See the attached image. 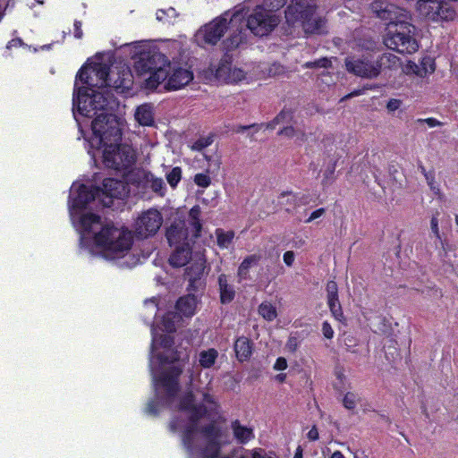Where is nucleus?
<instances>
[{
	"instance_id": "29",
	"label": "nucleus",
	"mask_w": 458,
	"mask_h": 458,
	"mask_svg": "<svg viewBox=\"0 0 458 458\" xmlns=\"http://www.w3.org/2000/svg\"><path fill=\"white\" fill-rule=\"evenodd\" d=\"M200 213L199 206L192 207L189 212L190 224L192 226L191 236L194 238H197L199 235V232L201 230V224L199 220Z\"/></svg>"
},
{
	"instance_id": "19",
	"label": "nucleus",
	"mask_w": 458,
	"mask_h": 458,
	"mask_svg": "<svg viewBox=\"0 0 458 458\" xmlns=\"http://www.w3.org/2000/svg\"><path fill=\"white\" fill-rule=\"evenodd\" d=\"M137 183L139 190H142V193L148 189L159 196H164L165 193V184L163 179L156 177L149 172L139 171L137 173Z\"/></svg>"
},
{
	"instance_id": "58",
	"label": "nucleus",
	"mask_w": 458,
	"mask_h": 458,
	"mask_svg": "<svg viewBox=\"0 0 458 458\" xmlns=\"http://www.w3.org/2000/svg\"><path fill=\"white\" fill-rule=\"evenodd\" d=\"M295 199V196L292 193H289V192H285V193H282L281 196H280V203L281 204H284V200L285 201H291V200H294Z\"/></svg>"
},
{
	"instance_id": "42",
	"label": "nucleus",
	"mask_w": 458,
	"mask_h": 458,
	"mask_svg": "<svg viewBox=\"0 0 458 458\" xmlns=\"http://www.w3.org/2000/svg\"><path fill=\"white\" fill-rule=\"evenodd\" d=\"M416 123H426L430 128H434V127L442 125V123L440 121H438L437 119L433 118V117L425 118V119L420 118L416 121Z\"/></svg>"
},
{
	"instance_id": "52",
	"label": "nucleus",
	"mask_w": 458,
	"mask_h": 458,
	"mask_svg": "<svg viewBox=\"0 0 458 458\" xmlns=\"http://www.w3.org/2000/svg\"><path fill=\"white\" fill-rule=\"evenodd\" d=\"M279 133L290 138L297 136L298 134L297 131L293 126L284 127Z\"/></svg>"
},
{
	"instance_id": "32",
	"label": "nucleus",
	"mask_w": 458,
	"mask_h": 458,
	"mask_svg": "<svg viewBox=\"0 0 458 458\" xmlns=\"http://www.w3.org/2000/svg\"><path fill=\"white\" fill-rule=\"evenodd\" d=\"M381 68L394 69L398 67L400 59L394 54L386 53L376 62Z\"/></svg>"
},
{
	"instance_id": "22",
	"label": "nucleus",
	"mask_w": 458,
	"mask_h": 458,
	"mask_svg": "<svg viewBox=\"0 0 458 458\" xmlns=\"http://www.w3.org/2000/svg\"><path fill=\"white\" fill-rule=\"evenodd\" d=\"M191 259V245L190 243H183V245L174 246V250L169 258V262L174 267H181L185 266Z\"/></svg>"
},
{
	"instance_id": "47",
	"label": "nucleus",
	"mask_w": 458,
	"mask_h": 458,
	"mask_svg": "<svg viewBox=\"0 0 458 458\" xmlns=\"http://www.w3.org/2000/svg\"><path fill=\"white\" fill-rule=\"evenodd\" d=\"M205 158L209 163V170L217 171L219 169L221 165V160L219 157L212 159L210 157L205 156Z\"/></svg>"
},
{
	"instance_id": "13",
	"label": "nucleus",
	"mask_w": 458,
	"mask_h": 458,
	"mask_svg": "<svg viewBox=\"0 0 458 458\" xmlns=\"http://www.w3.org/2000/svg\"><path fill=\"white\" fill-rule=\"evenodd\" d=\"M280 22V16L265 7L257 5L247 16L246 27L255 36L268 35Z\"/></svg>"
},
{
	"instance_id": "54",
	"label": "nucleus",
	"mask_w": 458,
	"mask_h": 458,
	"mask_svg": "<svg viewBox=\"0 0 458 458\" xmlns=\"http://www.w3.org/2000/svg\"><path fill=\"white\" fill-rule=\"evenodd\" d=\"M327 294H335L338 293L337 284L335 281H329L327 284Z\"/></svg>"
},
{
	"instance_id": "62",
	"label": "nucleus",
	"mask_w": 458,
	"mask_h": 458,
	"mask_svg": "<svg viewBox=\"0 0 458 458\" xmlns=\"http://www.w3.org/2000/svg\"><path fill=\"white\" fill-rule=\"evenodd\" d=\"M334 172H335V166H332L331 168H329L328 170L326 171V177L329 178V176L333 175Z\"/></svg>"
},
{
	"instance_id": "24",
	"label": "nucleus",
	"mask_w": 458,
	"mask_h": 458,
	"mask_svg": "<svg viewBox=\"0 0 458 458\" xmlns=\"http://www.w3.org/2000/svg\"><path fill=\"white\" fill-rule=\"evenodd\" d=\"M231 429L237 443L245 445L254 438L253 429L234 420L231 424Z\"/></svg>"
},
{
	"instance_id": "43",
	"label": "nucleus",
	"mask_w": 458,
	"mask_h": 458,
	"mask_svg": "<svg viewBox=\"0 0 458 458\" xmlns=\"http://www.w3.org/2000/svg\"><path fill=\"white\" fill-rule=\"evenodd\" d=\"M402 104V100L397 98H391L386 104V109L388 110V112L393 113L398 110L401 107Z\"/></svg>"
},
{
	"instance_id": "31",
	"label": "nucleus",
	"mask_w": 458,
	"mask_h": 458,
	"mask_svg": "<svg viewBox=\"0 0 458 458\" xmlns=\"http://www.w3.org/2000/svg\"><path fill=\"white\" fill-rule=\"evenodd\" d=\"M327 305L330 309L332 315L337 319L344 318L343 310L339 301L338 293L327 294Z\"/></svg>"
},
{
	"instance_id": "23",
	"label": "nucleus",
	"mask_w": 458,
	"mask_h": 458,
	"mask_svg": "<svg viewBox=\"0 0 458 458\" xmlns=\"http://www.w3.org/2000/svg\"><path fill=\"white\" fill-rule=\"evenodd\" d=\"M134 118L140 125L151 126L154 123L155 107L150 103H144L135 109Z\"/></svg>"
},
{
	"instance_id": "8",
	"label": "nucleus",
	"mask_w": 458,
	"mask_h": 458,
	"mask_svg": "<svg viewBox=\"0 0 458 458\" xmlns=\"http://www.w3.org/2000/svg\"><path fill=\"white\" fill-rule=\"evenodd\" d=\"M169 59L156 47H145L134 63L136 72L145 76L144 87L147 89H157L165 81L166 68Z\"/></svg>"
},
{
	"instance_id": "25",
	"label": "nucleus",
	"mask_w": 458,
	"mask_h": 458,
	"mask_svg": "<svg viewBox=\"0 0 458 458\" xmlns=\"http://www.w3.org/2000/svg\"><path fill=\"white\" fill-rule=\"evenodd\" d=\"M218 284L221 302L224 304L231 302L235 296V291L233 285L228 283L225 275L222 274L218 276Z\"/></svg>"
},
{
	"instance_id": "39",
	"label": "nucleus",
	"mask_w": 458,
	"mask_h": 458,
	"mask_svg": "<svg viewBox=\"0 0 458 458\" xmlns=\"http://www.w3.org/2000/svg\"><path fill=\"white\" fill-rule=\"evenodd\" d=\"M359 401V397L354 393H347L344 398V406L348 410H352L355 408L357 403Z\"/></svg>"
},
{
	"instance_id": "5",
	"label": "nucleus",
	"mask_w": 458,
	"mask_h": 458,
	"mask_svg": "<svg viewBox=\"0 0 458 458\" xmlns=\"http://www.w3.org/2000/svg\"><path fill=\"white\" fill-rule=\"evenodd\" d=\"M129 192L127 186L119 180L112 178L105 179L102 188H89L84 184L74 182L70 189L69 196V213L73 207V202L79 199L81 196V202L78 208L84 214H93L89 211L93 205L97 203L101 204L103 207H110L114 199H122Z\"/></svg>"
},
{
	"instance_id": "28",
	"label": "nucleus",
	"mask_w": 458,
	"mask_h": 458,
	"mask_svg": "<svg viewBox=\"0 0 458 458\" xmlns=\"http://www.w3.org/2000/svg\"><path fill=\"white\" fill-rule=\"evenodd\" d=\"M215 235L216 243L221 249H228L234 239V233L233 231H225L220 228L215 231Z\"/></svg>"
},
{
	"instance_id": "60",
	"label": "nucleus",
	"mask_w": 458,
	"mask_h": 458,
	"mask_svg": "<svg viewBox=\"0 0 458 458\" xmlns=\"http://www.w3.org/2000/svg\"><path fill=\"white\" fill-rule=\"evenodd\" d=\"M426 179L428 181V185L430 186V189L437 193L438 191V189L437 187H435L433 178L426 176Z\"/></svg>"
},
{
	"instance_id": "51",
	"label": "nucleus",
	"mask_w": 458,
	"mask_h": 458,
	"mask_svg": "<svg viewBox=\"0 0 458 458\" xmlns=\"http://www.w3.org/2000/svg\"><path fill=\"white\" fill-rule=\"evenodd\" d=\"M430 227H431L432 233L436 235V237L440 239V233H439V228H438V219L436 216H434L431 218Z\"/></svg>"
},
{
	"instance_id": "30",
	"label": "nucleus",
	"mask_w": 458,
	"mask_h": 458,
	"mask_svg": "<svg viewBox=\"0 0 458 458\" xmlns=\"http://www.w3.org/2000/svg\"><path fill=\"white\" fill-rule=\"evenodd\" d=\"M259 314L267 321H273L277 317L276 308L269 301H263L258 309Z\"/></svg>"
},
{
	"instance_id": "20",
	"label": "nucleus",
	"mask_w": 458,
	"mask_h": 458,
	"mask_svg": "<svg viewBox=\"0 0 458 458\" xmlns=\"http://www.w3.org/2000/svg\"><path fill=\"white\" fill-rule=\"evenodd\" d=\"M166 238L171 246L190 243L188 229L184 221L179 220L173 223L166 231Z\"/></svg>"
},
{
	"instance_id": "21",
	"label": "nucleus",
	"mask_w": 458,
	"mask_h": 458,
	"mask_svg": "<svg viewBox=\"0 0 458 458\" xmlns=\"http://www.w3.org/2000/svg\"><path fill=\"white\" fill-rule=\"evenodd\" d=\"M206 259L203 253H196L192 258L191 266L187 268V276L191 284L201 278L205 273Z\"/></svg>"
},
{
	"instance_id": "46",
	"label": "nucleus",
	"mask_w": 458,
	"mask_h": 458,
	"mask_svg": "<svg viewBox=\"0 0 458 458\" xmlns=\"http://www.w3.org/2000/svg\"><path fill=\"white\" fill-rule=\"evenodd\" d=\"M299 344H300V341L296 336H290L286 343V348L290 352H295L299 346Z\"/></svg>"
},
{
	"instance_id": "63",
	"label": "nucleus",
	"mask_w": 458,
	"mask_h": 458,
	"mask_svg": "<svg viewBox=\"0 0 458 458\" xmlns=\"http://www.w3.org/2000/svg\"><path fill=\"white\" fill-rule=\"evenodd\" d=\"M285 377H286V375H285V374H279V375H277V376L276 377V379L277 381H279V382H283V381H284Z\"/></svg>"
},
{
	"instance_id": "4",
	"label": "nucleus",
	"mask_w": 458,
	"mask_h": 458,
	"mask_svg": "<svg viewBox=\"0 0 458 458\" xmlns=\"http://www.w3.org/2000/svg\"><path fill=\"white\" fill-rule=\"evenodd\" d=\"M86 80L87 74L84 75L83 81H80L78 75L76 76L72 99L73 116L81 133H83V127H88L91 118L106 111L111 98L109 90L90 86Z\"/></svg>"
},
{
	"instance_id": "7",
	"label": "nucleus",
	"mask_w": 458,
	"mask_h": 458,
	"mask_svg": "<svg viewBox=\"0 0 458 458\" xmlns=\"http://www.w3.org/2000/svg\"><path fill=\"white\" fill-rule=\"evenodd\" d=\"M91 119L90 135L86 134V127H83V133L81 134L89 143L88 153L95 159V149H100L110 141L122 140V129L117 118L107 111L99 113Z\"/></svg>"
},
{
	"instance_id": "45",
	"label": "nucleus",
	"mask_w": 458,
	"mask_h": 458,
	"mask_svg": "<svg viewBox=\"0 0 458 458\" xmlns=\"http://www.w3.org/2000/svg\"><path fill=\"white\" fill-rule=\"evenodd\" d=\"M322 333L323 335L327 339H332L334 336V330L331 325L327 321L323 322L322 324Z\"/></svg>"
},
{
	"instance_id": "61",
	"label": "nucleus",
	"mask_w": 458,
	"mask_h": 458,
	"mask_svg": "<svg viewBox=\"0 0 458 458\" xmlns=\"http://www.w3.org/2000/svg\"><path fill=\"white\" fill-rule=\"evenodd\" d=\"M330 458H345V457L340 451H335L331 454Z\"/></svg>"
},
{
	"instance_id": "2",
	"label": "nucleus",
	"mask_w": 458,
	"mask_h": 458,
	"mask_svg": "<svg viewBox=\"0 0 458 458\" xmlns=\"http://www.w3.org/2000/svg\"><path fill=\"white\" fill-rule=\"evenodd\" d=\"M81 196L73 202L71 220L80 233L81 250L91 255L100 256L123 267L136 266L140 259L132 252V233L113 222L102 219L97 214H84L79 205L83 202Z\"/></svg>"
},
{
	"instance_id": "14",
	"label": "nucleus",
	"mask_w": 458,
	"mask_h": 458,
	"mask_svg": "<svg viewBox=\"0 0 458 458\" xmlns=\"http://www.w3.org/2000/svg\"><path fill=\"white\" fill-rule=\"evenodd\" d=\"M417 8L425 17L434 21H453L457 17V12L445 2L437 3L435 0H419Z\"/></svg>"
},
{
	"instance_id": "55",
	"label": "nucleus",
	"mask_w": 458,
	"mask_h": 458,
	"mask_svg": "<svg viewBox=\"0 0 458 458\" xmlns=\"http://www.w3.org/2000/svg\"><path fill=\"white\" fill-rule=\"evenodd\" d=\"M74 27V37L76 38H82V30H81V21H76L73 24Z\"/></svg>"
},
{
	"instance_id": "49",
	"label": "nucleus",
	"mask_w": 458,
	"mask_h": 458,
	"mask_svg": "<svg viewBox=\"0 0 458 458\" xmlns=\"http://www.w3.org/2000/svg\"><path fill=\"white\" fill-rule=\"evenodd\" d=\"M144 305H145V308L149 310L151 313L156 314L157 311L158 310V304L157 302L156 298L146 301Z\"/></svg>"
},
{
	"instance_id": "64",
	"label": "nucleus",
	"mask_w": 458,
	"mask_h": 458,
	"mask_svg": "<svg viewBox=\"0 0 458 458\" xmlns=\"http://www.w3.org/2000/svg\"><path fill=\"white\" fill-rule=\"evenodd\" d=\"M293 458H302V450L299 447Z\"/></svg>"
},
{
	"instance_id": "36",
	"label": "nucleus",
	"mask_w": 458,
	"mask_h": 458,
	"mask_svg": "<svg viewBox=\"0 0 458 458\" xmlns=\"http://www.w3.org/2000/svg\"><path fill=\"white\" fill-rule=\"evenodd\" d=\"M403 72L406 74H416L420 77H423L426 73L425 69L420 68L414 62L409 61L406 65L403 67Z\"/></svg>"
},
{
	"instance_id": "57",
	"label": "nucleus",
	"mask_w": 458,
	"mask_h": 458,
	"mask_svg": "<svg viewBox=\"0 0 458 458\" xmlns=\"http://www.w3.org/2000/svg\"><path fill=\"white\" fill-rule=\"evenodd\" d=\"M250 129H255V131H258V129H259V125L251 124V125H249V126H238V127L235 129V132H237V133H242V132H244L245 131H248V130H250Z\"/></svg>"
},
{
	"instance_id": "53",
	"label": "nucleus",
	"mask_w": 458,
	"mask_h": 458,
	"mask_svg": "<svg viewBox=\"0 0 458 458\" xmlns=\"http://www.w3.org/2000/svg\"><path fill=\"white\" fill-rule=\"evenodd\" d=\"M287 368V361L284 358L279 357L275 362L274 369L276 370H284Z\"/></svg>"
},
{
	"instance_id": "12",
	"label": "nucleus",
	"mask_w": 458,
	"mask_h": 458,
	"mask_svg": "<svg viewBox=\"0 0 458 458\" xmlns=\"http://www.w3.org/2000/svg\"><path fill=\"white\" fill-rule=\"evenodd\" d=\"M121 141H110L103 145L100 149L94 152L100 154L103 164L111 169L126 171L131 168L136 162L135 150L128 144H121Z\"/></svg>"
},
{
	"instance_id": "26",
	"label": "nucleus",
	"mask_w": 458,
	"mask_h": 458,
	"mask_svg": "<svg viewBox=\"0 0 458 458\" xmlns=\"http://www.w3.org/2000/svg\"><path fill=\"white\" fill-rule=\"evenodd\" d=\"M261 259L260 254H251L247 256L238 267V277L240 280H245L248 278L249 270L257 266Z\"/></svg>"
},
{
	"instance_id": "41",
	"label": "nucleus",
	"mask_w": 458,
	"mask_h": 458,
	"mask_svg": "<svg viewBox=\"0 0 458 458\" xmlns=\"http://www.w3.org/2000/svg\"><path fill=\"white\" fill-rule=\"evenodd\" d=\"M194 182L199 187L207 188L210 185L211 179L207 174L200 173L194 176Z\"/></svg>"
},
{
	"instance_id": "56",
	"label": "nucleus",
	"mask_w": 458,
	"mask_h": 458,
	"mask_svg": "<svg viewBox=\"0 0 458 458\" xmlns=\"http://www.w3.org/2000/svg\"><path fill=\"white\" fill-rule=\"evenodd\" d=\"M307 437L310 441H316L318 439V431L316 427H313L307 434Z\"/></svg>"
},
{
	"instance_id": "10",
	"label": "nucleus",
	"mask_w": 458,
	"mask_h": 458,
	"mask_svg": "<svg viewBox=\"0 0 458 458\" xmlns=\"http://www.w3.org/2000/svg\"><path fill=\"white\" fill-rule=\"evenodd\" d=\"M243 17L242 12H235L232 15L229 13H224L197 31L195 34L196 42L201 47L216 44L227 30H238L239 23Z\"/></svg>"
},
{
	"instance_id": "40",
	"label": "nucleus",
	"mask_w": 458,
	"mask_h": 458,
	"mask_svg": "<svg viewBox=\"0 0 458 458\" xmlns=\"http://www.w3.org/2000/svg\"><path fill=\"white\" fill-rule=\"evenodd\" d=\"M331 65V61L328 58H320L314 62H307L303 64L305 68H318L324 67L327 68Z\"/></svg>"
},
{
	"instance_id": "6",
	"label": "nucleus",
	"mask_w": 458,
	"mask_h": 458,
	"mask_svg": "<svg viewBox=\"0 0 458 458\" xmlns=\"http://www.w3.org/2000/svg\"><path fill=\"white\" fill-rule=\"evenodd\" d=\"M85 81L90 86H98V89H114L117 92H125L131 88L132 74L128 65L120 64L109 68L103 64H91L82 66L78 72V78Z\"/></svg>"
},
{
	"instance_id": "50",
	"label": "nucleus",
	"mask_w": 458,
	"mask_h": 458,
	"mask_svg": "<svg viewBox=\"0 0 458 458\" xmlns=\"http://www.w3.org/2000/svg\"><path fill=\"white\" fill-rule=\"evenodd\" d=\"M242 42V30L239 31V34L232 35L230 38V47H236Z\"/></svg>"
},
{
	"instance_id": "34",
	"label": "nucleus",
	"mask_w": 458,
	"mask_h": 458,
	"mask_svg": "<svg viewBox=\"0 0 458 458\" xmlns=\"http://www.w3.org/2000/svg\"><path fill=\"white\" fill-rule=\"evenodd\" d=\"M157 20L162 21L163 23H172L176 18V11L175 9L170 7L168 9H160L157 12Z\"/></svg>"
},
{
	"instance_id": "18",
	"label": "nucleus",
	"mask_w": 458,
	"mask_h": 458,
	"mask_svg": "<svg viewBox=\"0 0 458 458\" xmlns=\"http://www.w3.org/2000/svg\"><path fill=\"white\" fill-rule=\"evenodd\" d=\"M216 78L227 84H237L242 81H248L247 72L227 61H221L216 72Z\"/></svg>"
},
{
	"instance_id": "44",
	"label": "nucleus",
	"mask_w": 458,
	"mask_h": 458,
	"mask_svg": "<svg viewBox=\"0 0 458 458\" xmlns=\"http://www.w3.org/2000/svg\"><path fill=\"white\" fill-rule=\"evenodd\" d=\"M326 213V209L324 208H320L318 209H316L315 211H313L310 216L305 220V223H311L318 218H320L321 216H324V214Z\"/></svg>"
},
{
	"instance_id": "33",
	"label": "nucleus",
	"mask_w": 458,
	"mask_h": 458,
	"mask_svg": "<svg viewBox=\"0 0 458 458\" xmlns=\"http://www.w3.org/2000/svg\"><path fill=\"white\" fill-rule=\"evenodd\" d=\"M293 119V114L290 110H283L279 114L269 123L267 124V128L275 129L276 124L288 123Z\"/></svg>"
},
{
	"instance_id": "15",
	"label": "nucleus",
	"mask_w": 458,
	"mask_h": 458,
	"mask_svg": "<svg viewBox=\"0 0 458 458\" xmlns=\"http://www.w3.org/2000/svg\"><path fill=\"white\" fill-rule=\"evenodd\" d=\"M163 224V216L156 208L143 211L136 219L134 232L140 238H148L155 235Z\"/></svg>"
},
{
	"instance_id": "37",
	"label": "nucleus",
	"mask_w": 458,
	"mask_h": 458,
	"mask_svg": "<svg viewBox=\"0 0 458 458\" xmlns=\"http://www.w3.org/2000/svg\"><path fill=\"white\" fill-rule=\"evenodd\" d=\"M213 140V136L211 135L207 137H200L191 145V148L192 150L200 151L205 148L210 146Z\"/></svg>"
},
{
	"instance_id": "3",
	"label": "nucleus",
	"mask_w": 458,
	"mask_h": 458,
	"mask_svg": "<svg viewBox=\"0 0 458 458\" xmlns=\"http://www.w3.org/2000/svg\"><path fill=\"white\" fill-rule=\"evenodd\" d=\"M373 11L381 20L387 21V32L385 45L401 54H413L420 46L415 38V27L409 23V13L393 4L375 2Z\"/></svg>"
},
{
	"instance_id": "35",
	"label": "nucleus",
	"mask_w": 458,
	"mask_h": 458,
	"mask_svg": "<svg viewBox=\"0 0 458 458\" xmlns=\"http://www.w3.org/2000/svg\"><path fill=\"white\" fill-rule=\"evenodd\" d=\"M182 169L180 167H174L167 174L166 180L171 187L174 188L181 181Z\"/></svg>"
},
{
	"instance_id": "16",
	"label": "nucleus",
	"mask_w": 458,
	"mask_h": 458,
	"mask_svg": "<svg viewBox=\"0 0 458 458\" xmlns=\"http://www.w3.org/2000/svg\"><path fill=\"white\" fill-rule=\"evenodd\" d=\"M166 74L165 81L162 82L166 90L181 89L191 82L194 78L193 72L188 67L172 62H169Z\"/></svg>"
},
{
	"instance_id": "9",
	"label": "nucleus",
	"mask_w": 458,
	"mask_h": 458,
	"mask_svg": "<svg viewBox=\"0 0 458 458\" xmlns=\"http://www.w3.org/2000/svg\"><path fill=\"white\" fill-rule=\"evenodd\" d=\"M285 19L289 25L301 26L306 34L323 32L324 21L315 14L313 0H292Z\"/></svg>"
},
{
	"instance_id": "11",
	"label": "nucleus",
	"mask_w": 458,
	"mask_h": 458,
	"mask_svg": "<svg viewBox=\"0 0 458 458\" xmlns=\"http://www.w3.org/2000/svg\"><path fill=\"white\" fill-rule=\"evenodd\" d=\"M198 303L199 301L194 294H187L181 297L175 305L177 312H168L165 314L162 318L161 326H159L158 323H157V325H153L151 331L154 328L157 329L158 333L157 338L159 341L165 336H169L168 335H164L163 333L174 332L177 327L182 325L183 318H191L196 313Z\"/></svg>"
},
{
	"instance_id": "17",
	"label": "nucleus",
	"mask_w": 458,
	"mask_h": 458,
	"mask_svg": "<svg viewBox=\"0 0 458 458\" xmlns=\"http://www.w3.org/2000/svg\"><path fill=\"white\" fill-rule=\"evenodd\" d=\"M345 66L348 72L367 79L376 78L380 73V65L370 61L368 57L362 59L347 57Z\"/></svg>"
},
{
	"instance_id": "1",
	"label": "nucleus",
	"mask_w": 458,
	"mask_h": 458,
	"mask_svg": "<svg viewBox=\"0 0 458 458\" xmlns=\"http://www.w3.org/2000/svg\"><path fill=\"white\" fill-rule=\"evenodd\" d=\"M157 337L154 328L149 368L156 398L148 403L146 411L156 415L163 408H169L174 412L169 428L181 436L188 458L215 457L229 443V437L217 423L203 421L206 417L213 420L218 414V404L209 393L212 377L208 372L202 373V369L215 365L218 352L213 348L199 352L198 365L189 374V391L179 394L184 361L173 348L171 336H165L160 343Z\"/></svg>"
},
{
	"instance_id": "27",
	"label": "nucleus",
	"mask_w": 458,
	"mask_h": 458,
	"mask_svg": "<svg viewBox=\"0 0 458 458\" xmlns=\"http://www.w3.org/2000/svg\"><path fill=\"white\" fill-rule=\"evenodd\" d=\"M236 357L240 361L246 360L252 352L250 342L247 337H239L234 344Z\"/></svg>"
},
{
	"instance_id": "48",
	"label": "nucleus",
	"mask_w": 458,
	"mask_h": 458,
	"mask_svg": "<svg viewBox=\"0 0 458 458\" xmlns=\"http://www.w3.org/2000/svg\"><path fill=\"white\" fill-rule=\"evenodd\" d=\"M283 259L286 266L292 267L295 259L294 252L292 250L285 251L284 253Z\"/></svg>"
},
{
	"instance_id": "38",
	"label": "nucleus",
	"mask_w": 458,
	"mask_h": 458,
	"mask_svg": "<svg viewBox=\"0 0 458 458\" xmlns=\"http://www.w3.org/2000/svg\"><path fill=\"white\" fill-rule=\"evenodd\" d=\"M285 2L286 0H264L259 6L276 13V11L283 7Z\"/></svg>"
},
{
	"instance_id": "59",
	"label": "nucleus",
	"mask_w": 458,
	"mask_h": 458,
	"mask_svg": "<svg viewBox=\"0 0 458 458\" xmlns=\"http://www.w3.org/2000/svg\"><path fill=\"white\" fill-rule=\"evenodd\" d=\"M22 41L21 38H13L7 44V48L21 47Z\"/></svg>"
}]
</instances>
